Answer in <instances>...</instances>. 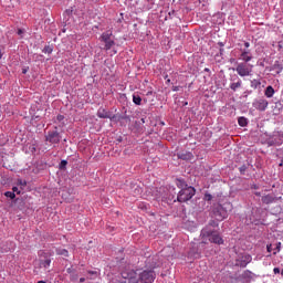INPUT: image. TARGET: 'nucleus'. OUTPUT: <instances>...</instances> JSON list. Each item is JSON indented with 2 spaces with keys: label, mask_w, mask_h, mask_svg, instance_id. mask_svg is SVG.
Listing matches in <instances>:
<instances>
[{
  "label": "nucleus",
  "mask_w": 283,
  "mask_h": 283,
  "mask_svg": "<svg viewBox=\"0 0 283 283\" xmlns=\"http://www.w3.org/2000/svg\"><path fill=\"white\" fill-rule=\"evenodd\" d=\"M118 283H127V281H120V282H118Z\"/></svg>",
  "instance_id": "45"
},
{
  "label": "nucleus",
  "mask_w": 283,
  "mask_h": 283,
  "mask_svg": "<svg viewBox=\"0 0 283 283\" xmlns=\"http://www.w3.org/2000/svg\"><path fill=\"white\" fill-rule=\"evenodd\" d=\"M75 272H76V270H74L73 268H67L66 269V273H69V275H72Z\"/></svg>",
  "instance_id": "30"
},
{
  "label": "nucleus",
  "mask_w": 283,
  "mask_h": 283,
  "mask_svg": "<svg viewBox=\"0 0 283 283\" xmlns=\"http://www.w3.org/2000/svg\"><path fill=\"white\" fill-rule=\"evenodd\" d=\"M240 171H244V167H241V168H240Z\"/></svg>",
  "instance_id": "44"
},
{
  "label": "nucleus",
  "mask_w": 283,
  "mask_h": 283,
  "mask_svg": "<svg viewBox=\"0 0 283 283\" xmlns=\"http://www.w3.org/2000/svg\"><path fill=\"white\" fill-rule=\"evenodd\" d=\"M65 116L63 115H57L56 116V120H59V123H61V120H64Z\"/></svg>",
  "instance_id": "32"
},
{
  "label": "nucleus",
  "mask_w": 283,
  "mask_h": 283,
  "mask_svg": "<svg viewBox=\"0 0 283 283\" xmlns=\"http://www.w3.org/2000/svg\"><path fill=\"white\" fill-rule=\"evenodd\" d=\"M97 116H98V118H107V114H104L101 112L97 113Z\"/></svg>",
  "instance_id": "31"
},
{
  "label": "nucleus",
  "mask_w": 283,
  "mask_h": 283,
  "mask_svg": "<svg viewBox=\"0 0 283 283\" xmlns=\"http://www.w3.org/2000/svg\"><path fill=\"white\" fill-rule=\"evenodd\" d=\"M3 57V53H1V51H0V60Z\"/></svg>",
  "instance_id": "42"
},
{
  "label": "nucleus",
  "mask_w": 283,
  "mask_h": 283,
  "mask_svg": "<svg viewBox=\"0 0 283 283\" xmlns=\"http://www.w3.org/2000/svg\"><path fill=\"white\" fill-rule=\"evenodd\" d=\"M255 196H260V192H255Z\"/></svg>",
  "instance_id": "47"
},
{
  "label": "nucleus",
  "mask_w": 283,
  "mask_h": 283,
  "mask_svg": "<svg viewBox=\"0 0 283 283\" xmlns=\"http://www.w3.org/2000/svg\"><path fill=\"white\" fill-rule=\"evenodd\" d=\"M43 52L44 54H52V52H54V49L52 48V45H45Z\"/></svg>",
  "instance_id": "25"
},
{
  "label": "nucleus",
  "mask_w": 283,
  "mask_h": 283,
  "mask_svg": "<svg viewBox=\"0 0 283 283\" xmlns=\"http://www.w3.org/2000/svg\"><path fill=\"white\" fill-rule=\"evenodd\" d=\"M156 280V272L154 270H145L140 273V282L153 283Z\"/></svg>",
  "instance_id": "8"
},
{
  "label": "nucleus",
  "mask_w": 283,
  "mask_h": 283,
  "mask_svg": "<svg viewBox=\"0 0 283 283\" xmlns=\"http://www.w3.org/2000/svg\"><path fill=\"white\" fill-rule=\"evenodd\" d=\"M210 227H218V222H216V221H210Z\"/></svg>",
  "instance_id": "35"
},
{
  "label": "nucleus",
  "mask_w": 283,
  "mask_h": 283,
  "mask_svg": "<svg viewBox=\"0 0 283 283\" xmlns=\"http://www.w3.org/2000/svg\"><path fill=\"white\" fill-rule=\"evenodd\" d=\"M281 275H282V277H283V270H281Z\"/></svg>",
  "instance_id": "48"
},
{
  "label": "nucleus",
  "mask_w": 283,
  "mask_h": 283,
  "mask_svg": "<svg viewBox=\"0 0 283 283\" xmlns=\"http://www.w3.org/2000/svg\"><path fill=\"white\" fill-rule=\"evenodd\" d=\"M133 103H135V105H140V103H143V98L140 97V95L134 94L133 95Z\"/></svg>",
  "instance_id": "22"
},
{
  "label": "nucleus",
  "mask_w": 283,
  "mask_h": 283,
  "mask_svg": "<svg viewBox=\"0 0 283 283\" xmlns=\"http://www.w3.org/2000/svg\"><path fill=\"white\" fill-rule=\"evenodd\" d=\"M6 198H10V200H14L17 198V195L13 191H7L4 192Z\"/></svg>",
  "instance_id": "26"
},
{
  "label": "nucleus",
  "mask_w": 283,
  "mask_h": 283,
  "mask_svg": "<svg viewBox=\"0 0 283 283\" xmlns=\"http://www.w3.org/2000/svg\"><path fill=\"white\" fill-rule=\"evenodd\" d=\"M221 208L226 213H229V211H233V203L232 202H224L221 205Z\"/></svg>",
  "instance_id": "17"
},
{
  "label": "nucleus",
  "mask_w": 283,
  "mask_h": 283,
  "mask_svg": "<svg viewBox=\"0 0 283 283\" xmlns=\"http://www.w3.org/2000/svg\"><path fill=\"white\" fill-rule=\"evenodd\" d=\"M201 244H208V242H211L212 244H224V239L220 237V233L218 231L211 230L209 228H205L201 230Z\"/></svg>",
  "instance_id": "1"
},
{
  "label": "nucleus",
  "mask_w": 283,
  "mask_h": 283,
  "mask_svg": "<svg viewBox=\"0 0 283 283\" xmlns=\"http://www.w3.org/2000/svg\"><path fill=\"white\" fill-rule=\"evenodd\" d=\"M282 243H277V247H276V249H277V251H280V245H281Z\"/></svg>",
  "instance_id": "41"
},
{
  "label": "nucleus",
  "mask_w": 283,
  "mask_h": 283,
  "mask_svg": "<svg viewBox=\"0 0 283 283\" xmlns=\"http://www.w3.org/2000/svg\"><path fill=\"white\" fill-rule=\"evenodd\" d=\"M112 120H118L120 123V125H125V123L126 124L132 123V118L128 115H124V116L123 115H119V116L114 115L112 117Z\"/></svg>",
  "instance_id": "12"
},
{
  "label": "nucleus",
  "mask_w": 283,
  "mask_h": 283,
  "mask_svg": "<svg viewBox=\"0 0 283 283\" xmlns=\"http://www.w3.org/2000/svg\"><path fill=\"white\" fill-rule=\"evenodd\" d=\"M196 196V188L195 187H186L181 189L177 196L178 202H188V200H191Z\"/></svg>",
  "instance_id": "2"
},
{
  "label": "nucleus",
  "mask_w": 283,
  "mask_h": 283,
  "mask_svg": "<svg viewBox=\"0 0 283 283\" xmlns=\"http://www.w3.org/2000/svg\"><path fill=\"white\" fill-rule=\"evenodd\" d=\"M242 87V81L239 80L235 83H231L230 84V90H232V92H237L238 88Z\"/></svg>",
  "instance_id": "19"
},
{
  "label": "nucleus",
  "mask_w": 283,
  "mask_h": 283,
  "mask_svg": "<svg viewBox=\"0 0 283 283\" xmlns=\"http://www.w3.org/2000/svg\"><path fill=\"white\" fill-rule=\"evenodd\" d=\"M265 96L266 98H273V94H275V90L273 88V86H268L265 88Z\"/></svg>",
  "instance_id": "18"
},
{
  "label": "nucleus",
  "mask_w": 283,
  "mask_h": 283,
  "mask_svg": "<svg viewBox=\"0 0 283 283\" xmlns=\"http://www.w3.org/2000/svg\"><path fill=\"white\" fill-rule=\"evenodd\" d=\"M70 280L71 282H78V273H73L72 275H70Z\"/></svg>",
  "instance_id": "27"
},
{
  "label": "nucleus",
  "mask_w": 283,
  "mask_h": 283,
  "mask_svg": "<svg viewBox=\"0 0 283 283\" xmlns=\"http://www.w3.org/2000/svg\"><path fill=\"white\" fill-rule=\"evenodd\" d=\"M253 107H255L259 112H266L269 107V101L265 98H259L253 102Z\"/></svg>",
  "instance_id": "9"
},
{
  "label": "nucleus",
  "mask_w": 283,
  "mask_h": 283,
  "mask_svg": "<svg viewBox=\"0 0 283 283\" xmlns=\"http://www.w3.org/2000/svg\"><path fill=\"white\" fill-rule=\"evenodd\" d=\"M273 273H274L275 275H277V274L280 273V268H274V269H273Z\"/></svg>",
  "instance_id": "34"
},
{
  "label": "nucleus",
  "mask_w": 283,
  "mask_h": 283,
  "mask_svg": "<svg viewBox=\"0 0 283 283\" xmlns=\"http://www.w3.org/2000/svg\"><path fill=\"white\" fill-rule=\"evenodd\" d=\"M60 169H65L67 167V160L63 159L61 163H60Z\"/></svg>",
  "instance_id": "28"
},
{
  "label": "nucleus",
  "mask_w": 283,
  "mask_h": 283,
  "mask_svg": "<svg viewBox=\"0 0 283 283\" xmlns=\"http://www.w3.org/2000/svg\"><path fill=\"white\" fill-rule=\"evenodd\" d=\"M18 185H20L21 187H27L28 182L23 179H19Z\"/></svg>",
  "instance_id": "29"
},
{
  "label": "nucleus",
  "mask_w": 283,
  "mask_h": 283,
  "mask_svg": "<svg viewBox=\"0 0 283 283\" xmlns=\"http://www.w3.org/2000/svg\"><path fill=\"white\" fill-rule=\"evenodd\" d=\"M12 192H13V193H21V191H19V188H18V187H13V188H12Z\"/></svg>",
  "instance_id": "33"
},
{
  "label": "nucleus",
  "mask_w": 283,
  "mask_h": 283,
  "mask_svg": "<svg viewBox=\"0 0 283 283\" xmlns=\"http://www.w3.org/2000/svg\"><path fill=\"white\" fill-rule=\"evenodd\" d=\"M142 123H145V118H142Z\"/></svg>",
  "instance_id": "46"
},
{
  "label": "nucleus",
  "mask_w": 283,
  "mask_h": 283,
  "mask_svg": "<svg viewBox=\"0 0 283 283\" xmlns=\"http://www.w3.org/2000/svg\"><path fill=\"white\" fill-rule=\"evenodd\" d=\"M122 277L128 280V283H138L140 281V274L134 270L122 272Z\"/></svg>",
  "instance_id": "6"
},
{
  "label": "nucleus",
  "mask_w": 283,
  "mask_h": 283,
  "mask_svg": "<svg viewBox=\"0 0 283 283\" xmlns=\"http://www.w3.org/2000/svg\"><path fill=\"white\" fill-rule=\"evenodd\" d=\"M268 253H271V244L266 247Z\"/></svg>",
  "instance_id": "40"
},
{
  "label": "nucleus",
  "mask_w": 283,
  "mask_h": 283,
  "mask_svg": "<svg viewBox=\"0 0 283 283\" xmlns=\"http://www.w3.org/2000/svg\"><path fill=\"white\" fill-rule=\"evenodd\" d=\"M88 276L86 277V280H96V277H98V272L96 271H87Z\"/></svg>",
  "instance_id": "20"
},
{
  "label": "nucleus",
  "mask_w": 283,
  "mask_h": 283,
  "mask_svg": "<svg viewBox=\"0 0 283 283\" xmlns=\"http://www.w3.org/2000/svg\"><path fill=\"white\" fill-rule=\"evenodd\" d=\"M178 158H180V160H193V154H191V151H181L177 154Z\"/></svg>",
  "instance_id": "13"
},
{
  "label": "nucleus",
  "mask_w": 283,
  "mask_h": 283,
  "mask_svg": "<svg viewBox=\"0 0 283 283\" xmlns=\"http://www.w3.org/2000/svg\"><path fill=\"white\" fill-rule=\"evenodd\" d=\"M253 258L249 253H240L235 259V266H240L241 269H245L247 265L251 264Z\"/></svg>",
  "instance_id": "5"
},
{
  "label": "nucleus",
  "mask_w": 283,
  "mask_h": 283,
  "mask_svg": "<svg viewBox=\"0 0 283 283\" xmlns=\"http://www.w3.org/2000/svg\"><path fill=\"white\" fill-rule=\"evenodd\" d=\"M18 34H19V35L23 34V30L19 29V30H18Z\"/></svg>",
  "instance_id": "38"
},
{
  "label": "nucleus",
  "mask_w": 283,
  "mask_h": 283,
  "mask_svg": "<svg viewBox=\"0 0 283 283\" xmlns=\"http://www.w3.org/2000/svg\"><path fill=\"white\" fill-rule=\"evenodd\" d=\"M244 48H247V49L251 48V43L244 42Z\"/></svg>",
  "instance_id": "37"
},
{
  "label": "nucleus",
  "mask_w": 283,
  "mask_h": 283,
  "mask_svg": "<svg viewBox=\"0 0 283 283\" xmlns=\"http://www.w3.org/2000/svg\"><path fill=\"white\" fill-rule=\"evenodd\" d=\"M260 85H262V82H260V80H252L250 86L253 90H258V87H260Z\"/></svg>",
  "instance_id": "21"
},
{
  "label": "nucleus",
  "mask_w": 283,
  "mask_h": 283,
  "mask_svg": "<svg viewBox=\"0 0 283 283\" xmlns=\"http://www.w3.org/2000/svg\"><path fill=\"white\" fill-rule=\"evenodd\" d=\"M50 264H52V260L50 258L40 261L41 269H50Z\"/></svg>",
  "instance_id": "16"
},
{
  "label": "nucleus",
  "mask_w": 283,
  "mask_h": 283,
  "mask_svg": "<svg viewBox=\"0 0 283 283\" xmlns=\"http://www.w3.org/2000/svg\"><path fill=\"white\" fill-rule=\"evenodd\" d=\"M263 205H273L275 202V197L272 195H266L261 198Z\"/></svg>",
  "instance_id": "14"
},
{
  "label": "nucleus",
  "mask_w": 283,
  "mask_h": 283,
  "mask_svg": "<svg viewBox=\"0 0 283 283\" xmlns=\"http://www.w3.org/2000/svg\"><path fill=\"white\" fill-rule=\"evenodd\" d=\"M180 90V86H174L172 92H178Z\"/></svg>",
  "instance_id": "36"
},
{
  "label": "nucleus",
  "mask_w": 283,
  "mask_h": 283,
  "mask_svg": "<svg viewBox=\"0 0 283 283\" xmlns=\"http://www.w3.org/2000/svg\"><path fill=\"white\" fill-rule=\"evenodd\" d=\"M238 124L240 125V127H247V125H249V122L245 117H239Z\"/></svg>",
  "instance_id": "23"
},
{
  "label": "nucleus",
  "mask_w": 283,
  "mask_h": 283,
  "mask_svg": "<svg viewBox=\"0 0 283 283\" xmlns=\"http://www.w3.org/2000/svg\"><path fill=\"white\" fill-rule=\"evenodd\" d=\"M57 255H63L64 258H67L70 255V252L65 249H57L56 250Z\"/></svg>",
  "instance_id": "24"
},
{
  "label": "nucleus",
  "mask_w": 283,
  "mask_h": 283,
  "mask_svg": "<svg viewBox=\"0 0 283 283\" xmlns=\"http://www.w3.org/2000/svg\"><path fill=\"white\" fill-rule=\"evenodd\" d=\"M240 61H243V63L249 64L250 61H252L253 55H251V51L249 50H243L240 54Z\"/></svg>",
  "instance_id": "11"
},
{
  "label": "nucleus",
  "mask_w": 283,
  "mask_h": 283,
  "mask_svg": "<svg viewBox=\"0 0 283 283\" xmlns=\"http://www.w3.org/2000/svg\"><path fill=\"white\" fill-rule=\"evenodd\" d=\"M27 72H28V70H23V71H22V74H27Z\"/></svg>",
  "instance_id": "43"
},
{
  "label": "nucleus",
  "mask_w": 283,
  "mask_h": 283,
  "mask_svg": "<svg viewBox=\"0 0 283 283\" xmlns=\"http://www.w3.org/2000/svg\"><path fill=\"white\" fill-rule=\"evenodd\" d=\"M241 279L245 280V282H251V280H253V272L245 270L242 274H241Z\"/></svg>",
  "instance_id": "15"
},
{
  "label": "nucleus",
  "mask_w": 283,
  "mask_h": 283,
  "mask_svg": "<svg viewBox=\"0 0 283 283\" xmlns=\"http://www.w3.org/2000/svg\"><path fill=\"white\" fill-rule=\"evenodd\" d=\"M214 217L217 218V220L222 221L227 218V211L222 209V205H219L216 209H214Z\"/></svg>",
  "instance_id": "10"
},
{
  "label": "nucleus",
  "mask_w": 283,
  "mask_h": 283,
  "mask_svg": "<svg viewBox=\"0 0 283 283\" xmlns=\"http://www.w3.org/2000/svg\"><path fill=\"white\" fill-rule=\"evenodd\" d=\"M99 41L104 43V50L108 52V50H112L116 45V41H114V34L112 31H107L102 33Z\"/></svg>",
  "instance_id": "3"
},
{
  "label": "nucleus",
  "mask_w": 283,
  "mask_h": 283,
  "mask_svg": "<svg viewBox=\"0 0 283 283\" xmlns=\"http://www.w3.org/2000/svg\"><path fill=\"white\" fill-rule=\"evenodd\" d=\"M46 143H51V145H59L61 143V134L59 130H49L48 135L45 136Z\"/></svg>",
  "instance_id": "7"
},
{
  "label": "nucleus",
  "mask_w": 283,
  "mask_h": 283,
  "mask_svg": "<svg viewBox=\"0 0 283 283\" xmlns=\"http://www.w3.org/2000/svg\"><path fill=\"white\" fill-rule=\"evenodd\" d=\"M207 200H211V195H206Z\"/></svg>",
  "instance_id": "39"
},
{
  "label": "nucleus",
  "mask_w": 283,
  "mask_h": 283,
  "mask_svg": "<svg viewBox=\"0 0 283 283\" xmlns=\"http://www.w3.org/2000/svg\"><path fill=\"white\" fill-rule=\"evenodd\" d=\"M235 72L239 76H251V73L253 72V65L247 64L244 62L238 63L235 67Z\"/></svg>",
  "instance_id": "4"
}]
</instances>
